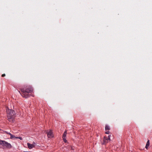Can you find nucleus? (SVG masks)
<instances>
[{
  "mask_svg": "<svg viewBox=\"0 0 152 152\" xmlns=\"http://www.w3.org/2000/svg\"><path fill=\"white\" fill-rule=\"evenodd\" d=\"M33 90L32 88H21L20 92L19 91H18L22 96L27 98L29 96L30 93Z\"/></svg>",
  "mask_w": 152,
  "mask_h": 152,
  "instance_id": "1",
  "label": "nucleus"
},
{
  "mask_svg": "<svg viewBox=\"0 0 152 152\" xmlns=\"http://www.w3.org/2000/svg\"><path fill=\"white\" fill-rule=\"evenodd\" d=\"M7 117L8 121L11 122H13L15 117V113L12 110H9L7 111Z\"/></svg>",
  "mask_w": 152,
  "mask_h": 152,
  "instance_id": "2",
  "label": "nucleus"
},
{
  "mask_svg": "<svg viewBox=\"0 0 152 152\" xmlns=\"http://www.w3.org/2000/svg\"><path fill=\"white\" fill-rule=\"evenodd\" d=\"M0 145L8 148H10L12 147L10 143L4 140H0Z\"/></svg>",
  "mask_w": 152,
  "mask_h": 152,
  "instance_id": "3",
  "label": "nucleus"
},
{
  "mask_svg": "<svg viewBox=\"0 0 152 152\" xmlns=\"http://www.w3.org/2000/svg\"><path fill=\"white\" fill-rule=\"evenodd\" d=\"M110 135H109L108 136V138L105 137H104L103 140V144H106L110 140Z\"/></svg>",
  "mask_w": 152,
  "mask_h": 152,
  "instance_id": "4",
  "label": "nucleus"
},
{
  "mask_svg": "<svg viewBox=\"0 0 152 152\" xmlns=\"http://www.w3.org/2000/svg\"><path fill=\"white\" fill-rule=\"evenodd\" d=\"M47 136L48 138H51L53 137V132L51 130H50L49 132L47 133Z\"/></svg>",
  "mask_w": 152,
  "mask_h": 152,
  "instance_id": "5",
  "label": "nucleus"
},
{
  "mask_svg": "<svg viewBox=\"0 0 152 152\" xmlns=\"http://www.w3.org/2000/svg\"><path fill=\"white\" fill-rule=\"evenodd\" d=\"M27 146H28V148L31 149L32 148L35 147V145L33 144H30L29 143H27Z\"/></svg>",
  "mask_w": 152,
  "mask_h": 152,
  "instance_id": "6",
  "label": "nucleus"
},
{
  "mask_svg": "<svg viewBox=\"0 0 152 152\" xmlns=\"http://www.w3.org/2000/svg\"><path fill=\"white\" fill-rule=\"evenodd\" d=\"M150 142L149 140H148L147 142V143H146V145L145 146V148L147 149H148V147L149 145H150V142Z\"/></svg>",
  "mask_w": 152,
  "mask_h": 152,
  "instance_id": "7",
  "label": "nucleus"
},
{
  "mask_svg": "<svg viewBox=\"0 0 152 152\" xmlns=\"http://www.w3.org/2000/svg\"><path fill=\"white\" fill-rule=\"evenodd\" d=\"M67 133V131L66 130L64 132L63 136H62V138H65Z\"/></svg>",
  "mask_w": 152,
  "mask_h": 152,
  "instance_id": "8",
  "label": "nucleus"
},
{
  "mask_svg": "<svg viewBox=\"0 0 152 152\" xmlns=\"http://www.w3.org/2000/svg\"><path fill=\"white\" fill-rule=\"evenodd\" d=\"M110 129V127L108 126L107 125H106L105 127V130L106 131L107 130H109Z\"/></svg>",
  "mask_w": 152,
  "mask_h": 152,
  "instance_id": "9",
  "label": "nucleus"
},
{
  "mask_svg": "<svg viewBox=\"0 0 152 152\" xmlns=\"http://www.w3.org/2000/svg\"><path fill=\"white\" fill-rule=\"evenodd\" d=\"M17 137H15L14 135H12V134L10 135V138L13 139V138H16Z\"/></svg>",
  "mask_w": 152,
  "mask_h": 152,
  "instance_id": "10",
  "label": "nucleus"
},
{
  "mask_svg": "<svg viewBox=\"0 0 152 152\" xmlns=\"http://www.w3.org/2000/svg\"><path fill=\"white\" fill-rule=\"evenodd\" d=\"M63 138V140H64V142H66V138Z\"/></svg>",
  "mask_w": 152,
  "mask_h": 152,
  "instance_id": "11",
  "label": "nucleus"
},
{
  "mask_svg": "<svg viewBox=\"0 0 152 152\" xmlns=\"http://www.w3.org/2000/svg\"><path fill=\"white\" fill-rule=\"evenodd\" d=\"M16 138L17 139H19L20 140H22V138L21 137H16Z\"/></svg>",
  "mask_w": 152,
  "mask_h": 152,
  "instance_id": "12",
  "label": "nucleus"
},
{
  "mask_svg": "<svg viewBox=\"0 0 152 152\" xmlns=\"http://www.w3.org/2000/svg\"><path fill=\"white\" fill-rule=\"evenodd\" d=\"M109 133H110V132L109 131H107L105 132V133H106V134H109Z\"/></svg>",
  "mask_w": 152,
  "mask_h": 152,
  "instance_id": "13",
  "label": "nucleus"
},
{
  "mask_svg": "<svg viewBox=\"0 0 152 152\" xmlns=\"http://www.w3.org/2000/svg\"><path fill=\"white\" fill-rule=\"evenodd\" d=\"M5 74H2V75H1V76L2 77H5Z\"/></svg>",
  "mask_w": 152,
  "mask_h": 152,
  "instance_id": "14",
  "label": "nucleus"
},
{
  "mask_svg": "<svg viewBox=\"0 0 152 152\" xmlns=\"http://www.w3.org/2000/svg\"><path fill=\"white\" fill-rule=\"evenodd\" d=\"M7 133L8 134H9L10 136L12 134L10 133H8V132H7Z\"/></svg>",
  "mask_w": 152,
  "mask_h": 152,
  "instance_id": "15",
  "label": "nucleus"
},
{
  "mask_svg": "<svg viewBox=\"0 0 152 152\" xmlns=\"http://www.w3.org/2000/svg\"><path fill=\"white\" fill-rule=\"evenodd\" d=\"M32 144H34L35 146V143L34 142H33Z\"/></svg>",
  "mask_w": 152,
  "mask_h": 152,
  "instance_id": "16",
  "label": "nucleus"
}]
</instances>
